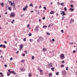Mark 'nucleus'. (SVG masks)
<instances>
[{"label": "nucleus", "mask_w": 77, "mask_h": 77, "mask_svg": "<svg viewBox=\"0 0 77 77\" xmlns=\"http://www.w3.org/2000/svg\"><path fill=\"white\" fill-rule=\"evenodd\" d=\"M43 41V38L42 37H40L37 40V42H39L40 41Z\"/></svg>", "instance_id": "f257e3e1"}, {"label": "nucleus", "mask_w": 77, "mask_h": 77, "mask_svg": "<svg viewBox=\"0 0 77 77\" xmlns=\"http://www.w3.org/2000/svg\"><path fill=\"white\" fill-rule=\"evenodd\" d=\"M60 58L61 60L65 58V56L64 55V54H62L60 55Z\"/></svg>", "instance_id": "f03ea898"}, {"label": "nucleus", "mask_w": 77, "mask_h": 77, "mask_svg": "<svg viewBox=\"0 0 77 77\" xmlns=\"http://www.w3.org/2000/svg\"><path fill=\"white\" fill-rule=\"evenodd\" d=\"M15 17V14L14 13H11L10 15V17L12 18V17Z\"/></svg>", "instance_id": "7ed1b4c3"}, {"label": "nucleus", "mask_w": 77, "mask_h": 77, "mask_svg": "<svg viewBox=\"0 0 77 77\" xmlns=\"http://www.w3.org/2000/svg\"><path fill=\"white\" fill-rule=\"evenodd\" d=\"M48 67L50 68V67H53V64L52 63H49L48 64Z\"/></svg>", "instance_id": "20e7f679"}, {"label": "nucleus", "mask_w": 77, "mask_h": 77, "mask_svg": "<svg viewBox=\"0 0 77 77\" xmlns=\"http://www.w3.org/2000/svg\"><path fill=\"white\" fill-rule=\"evenodd\" d=\"M28 8V6L27 5H26L25 7L24 8H23V11H25V10L26 9V8Z\"/></svg>", "instance_id": "39448f33"}, {"label": "nucleus", "mask_w": 77, "mask_h": 77, "mask_svg": "<svg viewBox=\"0 0 77 77\" xmlns=\"http://www.w3.org/2000/svg\"><path fill=\"white\" fill-rule=\"evenodd\" d=\"M62 73L63 75H65V74H66V71L65 70H64L62 72Z\"/></svg>", "instance_id": "423d86ee"}, {"label": "nucleus", "mask_w": 77, "mask_h": 77, "mask_svg": "<svg viewBox=\"0 0 77 77\" xmlns=\"http://www.w3.org/2000/svg\"><path fill=\"white\" fill-rule=\"evenodd\" d=\"M38 28H39V26H37L35 29V30L36 31H37V32H38Z\"/></svg>", "instance_id": "0eeeda50"}, {"label": "nucleus", "mask_w": 77, "mask_h": 77, "mask_svg": "<svg viewBox=\"0 0 77 77\" xmlns=\"http://www.w3.org/2000/svg\"><path fill=\"white\" fill-rule=\"evenodd\" d=\"M74 19H71V21L70 22V23H72L74 22Z\"/></svg>", "instance_id": "6e6552de"}, {"label": "nucleus", "mask_w": 77, "mask_h": 77, "mask_svg": "<svg viewBox=\"0 0 77 77\" xmlns=\"http://www.w3.org/2000/svg\"><path fill=\"white\" fill-rule=\"evenodd\" d=\"M20 69L21 71H22V72H24V71H25V69H23L22 68H20Z\"/></svg>", "instance_id": "1a4fd4ad"}, {"label": "nucleus", "mask_w": 77, "mask_h": 77, "mask_svg": "<svg viewBox=\"0 0 77 77\" xmlns=\"http://www.w3.org/2000/svg\"><path fill=\"white\" fill-rule=\"evenodd\" d=\"M42 50L43 52H45V51H47V48H43Z\"/></svg>", "instance_id": "9d476101"}, {"label": "nucleus", "mask_w": 77, "mask_h": 77, "mask_svg": "<svg viewBox=\"0 0 77 77\" xmlns=\"http://www.w3.org/2000/svg\"><path fill=\"white\" fill-rule=\"evenodd\" d=\"M69 10H71V11L72 12V11H74V8H70L69 9Z\"/></svg>", "instance_id": "9b49d317"}, {"label": "nucleus", "mask_w": 77, "mask_h": 77, "mask_svg": "<svg viewBox=\"0 0 77 77\" xmlns=\"http://www.w3.org/2000/svg\"><path fill=\"white\" fill-rule=\"evenodd\" d=\"M62 16H64V15H65V12H64V11H62Z\"/></svg>", "instance_id": "f8f14e48"}, {"label": "nucleus", "mask_w": 77, "mask_h": 77, "mask_svg": "<svg viewBox=\"0 0 77 77\" xmlns=\"http://www.w3.org/2000/svg\"><path fill=\"white\" fill-rule=\"evenodd\" d=\"M32 74H31V73H29V77H32Z\"/></svg>", "instance_id": "ddd939ff"}, {"label": "nucleus", "mask_w": 77, "mask_h": 77, "mask_svg": "<svg viewBox=\"0 0 77 77\" xmlns=\"http://www.w3.org/2000/svg\"><path fill=\"white\" fill-rule=\"evenodd\" d=\"M53 74L51 73H50L49 74H48L49 76H52Z\"/></svg>", "instance_id": "4468645a"}, {"label": "nucleus", "mask_w": 77, "mask_h": 77, "mask_svg": "<svg viewBox=\"0 0 77 77\" xmlns=\"http://www.w3.org/2000/svg\"><path fill=\"white\" fill-rule=\"evenodd\" d=\"M0 74L1 75V76L2 77H3V76H4V75L3 74H2V72H0Z\"/></svg>", "instance_id": "2eb2a0df"}, {"label": "nucleus", "mask_w": 77, "mask_h": 77, "mask_svg": "<svg viewBox=\"0 0 77 77\" xmlns=\"http://www.w3.org/2000/svg\"><path fill=\"white\" fill-rule=\"evenodd\" d=\"M39 71V72H40V73H42V72H43V71H42V70H41V69H40Z\"/></svg>", "instance_id": "dca6fc26"}, {"label": "nucleus", "mask_w": 77, "mask_h": 77, "mask_svg": "<svg viewBox=\"0 0 77 77\" xmlns=\"http://www.w3.org/2000/svg\"><path fill=\"white\" fill-rule=\"evenodd\" d=\"M23 46H24V45H20V48H23Z\"/></svg>", "instance_id": "f3484780"}, {"label": "nucleus", "mask_w": 77, "mask_h": 77, "mask_svg": "<svg viewBox=\"0 0 77 77\" xmlns=\"http://www.w3.org/2000/svg\"><path fill=\"white\" fill-rule=\"evenodd\" d=\"M53 13H54V11H52L50 13V14H53Z\"/></svg>", "instance_id": "a211bd4d"}, {"label": "nucleus", "mask_w": 77, "mask_h": 77, "mask_svg": "<svg viewBox=\"0 0 77 77\" xmlns=\"http://www.w3.org/2000/svg\"><path fill=\"white\" fill-rule=\"evenodd\" d=\"M7 76H9V75H10V74L11 73H9L8 72L7 73Z\"/></svg>", "instance_id": "6ab92c4d"}, {"label": "nucleus", "mask_w": 77, "mask_h": 77, "mask_svg": "<svg viewBox=\"0 0 77 77\" xmlns=\"http://www.w3.org/2000/svg\"><path fill=\"white\" fill-rule=\"evenodd\" d=\"M11 7H9L8 9H9V10H10V11H11Z\"/></svg>", "instance_id": "aec40b11"}, {"label": "nucleus", "mask_w": 77, "mask_h": 77, "mask_svg": "<svg viewBox=\"0 0 77 77\" xmlns=\"http://www.w3.org/2000/svg\"><path fill=\"white\" fill-rule=\"evenodd\" d=\"M13 9L14 10H16V8H15V6H13Z\"/></svg>", "instance_id": "412c9836"}, {"label": "nucleus", "mask_w": 77, "mask_h": 77, "mask_svg": "<svg viewBox=\"0 0 77 77\" xmlns=\"http://www.w3.org/2000/svg\"><path fill=\"white\" fill-rule=\"evenodd\" d=\"M32 3H31L29 5V6H32V7H33V5H32Z\"/></svg>", "instance_id": "4be33fe9"}, {"label": "nucleus", "mask_w": 77, "mask_h": 77, "mask_svg": "<svg viewBox=\"0 0 77 77\" xmlns=\"http://www.w3.org/2000/svg\"><path fill=\"white\" fill-rule=\"evenodd\" d=\"M1 5H2V7H3L4 6V4H3V3H2L1 4Z\"/></svg>", "instance_id": "5701e85b"}, {"label": "nucleus", "mask_w": 77, "mask_h": 77, "mask_svg": "<svg viewBox=\"0 0 77 77\" xmlns=\"http://www.w3.org/2000/svg\"><path fill=\"white\" fill-rule=\"evenodd\" d=\"M15 21V20H13L12 21H11V23L12 24H14V22Z\"/></svg>", "instance_id": "b1692460"}, {"label": "nucleus", "mask_w": 77, "mask_h": 77, "mask_svg": "<svg viewBox=\"0 0 77 77\" xmlns=\"http://www.w3.org/2000/svg\"><path fill=\"white\" fill-rule=\"evenodd\" d=\"M64 11H67V10L66 9V8L65 7L64 8Z\"/></svg>", "instance_id": "393cba45"}, {"label": "nucleus", "mask_w": 77, "mask_h": 77, "mask_svg": "<svg viewBox=\"0 0 77 77\" xmlns=\"http://www.w3.org/2000/svg\"><path fill=\"white\" fill-rule=\"evenodd\" d=\"M46 33H47V35H50V33L47 32Z\"/></svg>", "instance_id": "a878e982"}, {"label": "nucleus", "mask_w": 77, "mask_h": 77, "mask_svg": "<svg viewBox=\"0 0 77 77\" xmlns=\"http://www.w3.org/2000/svg\"><path fill=\"white\" fill-rule=\"evenodd\" d=\"M54 68H52L51 69V70H52L53 71H54Z\"/></svg>", "instance_id": "bb28decb"}, {"label": "nucleus", "mask_w": 77, "mask_h": 77, "mask_svg": "<svg viewBox=\"0 0 77 77\" xmlns=\"http://www.w3.org/2000/svg\"><path fill=\"white\" fill-rule=\"evenodd\" d=\"M28 35H29V36H32V34L29 33L28 34Z\"/></svg>", "instance_id": "cd10ccee"}, {"label": "nucleus", "mask_w": 77, "mask_h": 77, "mask_svg": "<svg viewBox=\"0 0 77 77\" xmlns=\"http://www.w3.org/2000/svg\"><path fill=\"white\" fill-rule=\"evenodd\" d=\"M43 8L44 9H45V10H46V9H47V8H46L45 7H44Z\"/></svg>", "instance_id": "c85d7f7f"}, {"label": "nucleus", "mask_w": 77, "mask_h": 77, "mask_svg": "<svg viewBox=\"0 0 77 77\" xmlns=\"http://www.w3.org/2000/svg\"><path fill=\"white\" fill-rule=\"evenodd\" d=\"M20 62H24V60H22Z\"/></svg>", "instance_id": "c756f323"}, {"label": "nucleus", "mask_w": 77, "mask_h": 77, "mask_svg": "<svg viewBox=\"0 0 77 77\" xmlns=\"http://www.w3.org/2000/svg\"><path fill=\"white\" fill-rule=\"evenodd\" d=\"M3 47L4 48H6V46L5 45H3Z\"/></svg>", "instance_id": "7c9ffc66"}, {"label": "nucleus", "mask_w": 77, "mask_h": 77, "mask_svg": "<svg viewBox=\"0 0 77 77\" xmlns=\"http://www.w3.org/2000/svg\"><path fill=\"white\" fill-rule=\"evenodd\" d=\"M12 5H13V6H15V3H13V4Z\"/></svg>", "instance_id": "2f4dec72"}, {"label": "nucleus", "mask_w": 77, "mask_h": 77, "mask_svg": "<svg viewBox=\"0 0 77 77\" xmlns=\"http://www.w3.org/2000/svg\"><path fill=\"white\" fill-rule=\"evenodd\" d=\"M32 60H33V59H34V57L33 56H32Z\"/></svg>", "instance_id": "473e14b6"}, {"label": "nucleus", "mask_w": 77, "mask_h": 77, "mask_svg": "<svg viewBox=\"0 0 77 77\" xmlns=\"http://www.w3.org/2000/svg\"><path fill=\"white\" fill-rule=\"evenodd\" d=\"M26 38H24L23 40L24 41H26Z\"/></svg>", "instance_id": "72a5a7b5"}, {"label": "nucleus", "mask_w": 77, "mask_h": 77, "mask_svg": "<svg viewBox=\"0 0 77 77\" xmlns=\"http://www.w3.org/2000/svg\"><path fill=\"white\" fill-rule=\"evenodd\" d=\"M22 55L23 56H26V55L24 54H22Z\"/></svg>", "instance_id": "f704fd0d"}, {"label": "nucleus", "mask_w": 77, "mask_h": 77, "mask_svg": "<svg viewBox=\"0 0 77 77\" xmlns=\"http://www.w3.org/2000/svg\"><path fill=\"white\" fill-rule=\"evenodd\" d=\"M61 67H64V65H62L60 66Z\"/></svg>", "instance_id": "c9c22d12"}, {"label": "nucleus", "mask_w": 77, "mask_h": 77, "mask_svg": "<svg viewBox=\"0 0 77 77\" xmlns=\"http://www.w3.org/2000/svg\"><path fill=\"white\" fill-rule=\"evenodd\" d=\"M56 75H59V72H58L57 73H56Z\"/></svg>", "instance_id": "e433bc0d"}, {"label": "nucleus", "mask_w": 77, "mask_h": 77, "mask_svg": "<svg viewBox=\"0 0 77 77\" xmlns=\"http://www.w3.org/2000/svg\"><path fill=\"white\" fill-rule=\"evenodd\" d=\"M8 72H10V73H11V70H10V69H8Z\"/></svg>", "instance_id": "4c0bfd02"}, {"label": "nucleus", "mask_w": 77, "mask_h": 77, "mask_svg": "<svg viewBox=\"0 0 77 77\" xmlns=\"http://www.w3.org/2000/svg\"><path fill=\"white\" fill-rule=\"evenodd\" d=\"M64 18H65V17H63L62 18V20H64Z\"/></svg>", "instance_id": "58836bf2"}, {"label": "nucleus", "mask_w": 77, "mask_h": 77, "mask_svg": "<svg viewBox=\"0 0 77 77\" xmlns=\"http://www.w3.org/2000/svg\"><path fill=\"white\" fill-rule=\"evenodd\" d=\"M70 6H71V8H73V6L72 5H71Z\"/></svg>", "instance_id": "ea45409f"}, {"label": "nucleus", "mask_w": 77, "mask_h": 77, "mask_svg": "<svg viewBox=\"0 0 77 77\" xmlns=\"http://www.w3.org/2000/svg\"><path fill=\"white\" fill-rule=\"evenodd\" d=\"M29 26H30V25L29 24H28L27 25V28H29Z\"/></svg>", "instance_id": "a19ab883"}, {"label": "nucleus", "mask_w": 77, "mask_h": 77, "mask_svg": "<svg viewBox=\"0 0 77 77\" xmlns=\"http://www.w3.org/2000/svg\"><path fill=\"white\" fill-rule=\"evenodd\" d=\"M14 71H11V73H10V74H11V73H14Z\"/></svg>", "instance_id": "79ce46f5"}, {"label": "nucleus", "mask_w": 77, "mask_h": 77, "mask_svg": "<svg viewBox=\"0 0 77 77\" xmlns=\"http://www.w3.org/2000/svg\"><path fill=\"white\" fill-rule=\"evenodd\" d=\"M61 5V6H62V5H63V3H62L61 4H60Z\"/></svg>", "instance_id": "37998d69"}, {"label": "nucleus", "mask_w": 77, "mask_h": 77, "mask_svg": "<svg viewBox=\"0 0 77 77\" xmlns=\"http://www.w3.org/2000/svg\"><path fill=\"white\" fill-rule=\"evenodd\" d=\"M56 16H57V17H58V16H59V14L58 13L56 14Z\"/></svg>", "instance_id": "c03bdc74"}, {"label": "nucleus", "mask_w": 77, "mask_h": 77, "mask_svg": "<svg viewBox=\"0 0 77 77\" xmlns=\"http://www.w3.org/2000/svg\"><path fill=\"white\" fill-rule=\"evenodd\" d=\"M21 49H23V48H20L19 49V50H20V51H21Z\"/></svg>", "instance_id": "a18cd8bd"}, {"label": "nucleus", "mask_w": 77, "mask_h": 77, "mask_svg": "<svg viewBox=\"0 0 77 77\" xmlns=\"http://www.w3.org/2000/svg\"><path fill=\"white\" fill-rule=\"evenodd\" d=\"M37 14L38 15H39V11H38V12L37 13Z\"/></svg>", "instance_id": "49530a36"}, {"label": "nucleus", "mask_w": 77, "mask_h": 77, "mask_svg": "<svg viewBox=\"0 0 77 77\" xmlns=\"http://www.w3.org/2000/svg\"><path fill=\"white\" fill-rule=\"evenodd\" d=\"M68 67H66V70H68Z\"/></svg>", "instance_id": "de8ad7c7"}, {"label": "nucleus", "mask_w": 77, "mask_h": 77, "mask_svg": "<svg viewBox=\"0 0 77 77\" xmlns=\"http://www.w3.org/2000/svg\"><path fill=\"white\" fill-rule=\"evenodd\" d=\"M3 46V45H0V47H2Z\"/></svg>", "instance_id": "09e8293b"}, {"label": "nucleus", "mask_w": 77, "mask_h": 77, "mask_svg": "<svg viewBox=\"0 0 77 77\" xmlns=\"http://www.w3.org/2000/svg\"><path fill=\"white\" fill-rule=\"evenodd\" d=\"M42 19H43V20H45V17H43Z\"/></svg>", "instance_id": "8fccbe9b"}, {"label": "nucleus", "mask_w": 77, "mask_h": 77, "mask_svg": "<svg viewBox=\"0 0 77 77\" xmlns=\"http://www.w3.org/2000/svg\"><path fill=\"white\" fill-rule=\"evenodd\" d=\"M5 67H7V65L6 64H5L4 65Z\"/></svg>", "instance_id": "3c124183"}, {"label": "nucleus", "mask_w": 77, "mask_h": 77, "mask_svg": "<svg viewBox=\"0 0 77 77\" xmlns=\"http://www.w3.org/2000/svg\"><path fill=\"white\" fill-rule=\"evenodd\" d=\"M62 63H65V61H62Z\"/></svg>", "instance_id": "603ef678"}, {"label": "nucleus", "mask_w": 77, "mask_h": 77, "mask_svg": "<svg viewBox=\"0 0 77 77\" xmlns=\"http://www.w3.org/2000/svg\"><path fill=\"white\" fill-rule=\"evenodd\" d=\"M75 53V51H73V53Z\"/></svg>", "instance_id": "864d4df0"}, {"label": "nucleus", "mask_w": 77, "mask_h": 77, "mask_svg": "<svg viewBox=\"0 0 77 77\" xmlns=\"http://www.w3.org/2000/svg\"><path fill=\"white\" fill-rule=\"evenodd\" d=\"M61 32H62V33H63V30H61Z\"/></svg>", "instance_id": "5fc2aeb1"}, {"label": "nucleus", "mask_w": 77, "mask_h": 77, "mask_svg": "<svg viewBox=\"0 0 77 77\" xmlns=\"http://www.w3.org/2000/svg\"><path fill=\"white\" fill-rule=\"evenodd\" d=\"M54 41H55L54 39H52V41H53V42H54Z\"/></svg>", "instance_id": "6e6d98bb"}, {"label": "nucleus", "mask_w": 77, "mask_h": 77, "mask_svg": "<svg viewBox=\"0 0 77 77\" xmlns=\"http://www.w3.org/2000/svg\"><path fill=\"white\" fill-rule=\"evenodd\" d=\"M29 41H30V42H32V39H29Z\"/></svg>", "instance_id": "4d7b16f0"}, {"label": "nucleus", "mask_w": 77, "mask_h": 77, "mask_svg": "<svg viewBox=\"0 0 77 77\" xmlns=\"http://www.w3.org/2000/svg\"><path fill=\"white\" fill-rule=\"evenodd\" d=\"M12 60V58L11 57L10 58V60Z\"/></svg>", "instance_id": "13d9d810"}, {"label": "nucleus", "mask_w": 77, "mask_h": 77, "mask_svg": "<svg viewBox=\"0 0 77 77\" xmlns=\"http://www.w3.org/2000/svg\"><path fill=\"white\" fill-rule=\"evenodd\" d=\"M38 70H39V71L40 70V69H41L40 68H38Z\"/></svg>", "instance_id": "bf43d9fd"}, {"label": "nucleus", "mask_w": 77, "mask_h": 77, "mask_svg": "<svg viewBox=\"0 0 77 77\" xmlns=\"http://www.w3.org/2000/svg\"><path fill=\"white\" fill-rule=\"evenodd\" d=\"M25 53L26 54H27V51H25Z\"/></svg>", "instance_id": "052dcab7"}, {"label": "nucleus", "mask_w": 77, "mask_h": 77, "mask_svg": "<svg viewBox=\"0 0 77 77\" xmlns=\"http://www.w3.org/2000/svg\"><path fill=\"white\" fill-rule=\"evenodd\" d=\"M13 4H14V3H12L11 2V5H13Z\"/></svg>", "instance_id": "680f3d73"}, {"label": "nucleus", "mask_w": 77, "mask_h": 77, "mask_svg": "<svg viewBox=\"0 0 77 77\" xmlns=\"http://www.w3.org/2000/svg\"><path fill=\"white\" fill-rule=\"evenodd\" d=\"M5 14H8V12H6V13H5Z\"/></svg>", "instance_id": "e2e57ef3"}, {"label": "nucleus", "mask_w": 77, "mask_h": 77, "mask_svg": "<svg viewBox=\"0 0 77 77\" xmlns=\"http://www.w3.org/2000/svg\"><path fill=\"white\" fill-rule=\"evenodd\" d=\"M4 42H5V44H7V42L6 41H5Z\"/></svg>", "instance_id": "0e129e2a"}, {"label": "nucleus", "mask_w": 77, "mask_h": 77, "mask_svg": "<svg viewBox=\"0 0 77 77\" xmlns=\"http://www.w3.org/2000/svg\"><path fill=\"white\" fill-rule=\"evenodd\" d=\"M19 52V51H17V52L16 53H18Z\"/></svg>", "instance_id": "69168bd1"}, {"label": "nucleus", "mask_w": 77, "mask_h": 77, "mask_svg": "<svg viewBox=\"0 0 77 77\" xmlns=\"http://www.w3.org/2000/svg\"><path fill=\"white\" fill-rule=\"evenodd\" d=\"M45 26H43V28H45Z\"/></svg>", "instance_id": "338daca9"}, {"label": "nucleus", "mask_w": 77, "mask_h": 77, "mask_svg": "<svg viewBox=\"0 0 77 77\" xmlns=\"http://www.w3.org/2000/svg\"><path fill=\"white\" fill-rule=\"evenodd\" d=\"M60 3H59V2H58V5H60Z\"/></svg>", "instance_id": "774afa93"}]
</instances>
